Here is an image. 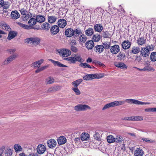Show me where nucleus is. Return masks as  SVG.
<instances>
[{
    "label": "nucleus",
    "mask_w": 156,
    "mask_h": 156,
    "mask_svg": "<svg viewBox=\"0 0 156 156\" xmlns=\"http://www.w3.org/2000/svg\"><path fill=\"white\" fill-rule=\"evenodd\" d=\"M72 84L74 86V87H73V90L75 92L77 95L78 94V89L77 88V86L78 85V81L76 80L72 83Z\"/></svg>",
    "instance_id": "c756f323"
},
{
    "label": "nucleus",
    "mask_w": 156,
    "mask_h": 156,
    "mask_svg": "<svg viewBox=\"0 0 156 156\" xmlns=\"http://www.w3.org/2000/svg\"><path fill=\"white\" fill-rule=\"evenodd\" d=\"M101 136L99 133L98 132L96 133L94 135L93 137L94 139H96L98 141L100 140L101 139Z\"/></svg>",
    "instance_id": "603ef678"
},
{
    "label": "nucleus",
    "mask_w": 156,
    "mask_h": 156,
    "mask_svg": "<svg viewBox=\"0 0 156 156\" xmlns=\"http://www.w3.org/2000/svg\"><path fill=\"white\" fill-rule=\"evenodd\" d=\"M87 39V37L85 35L83 34L80 35L79 37V43L82 44L85 42Z\"/></svg>",
    "instance_id": "2f4dec72"
},
{
    "label": "nucleus",
    "mask_w": 156,
    "mask_h": 156,
    "mask_svg": "<svg viewBox=\"0 0 156 156\" xmlns=\"http://www.w3.org/2000/svg\"><path fill=\"white\" fill-rule=\"evenodd\" d=\"M14 148L16 152L18 151H21L23 150V148L21 146L18 144H16L14 145Z\"/></svg>",
    "instance_id": "e433bc0d"
},
{
    "label": "nucleus",
    "mask_w": 156,
    "mask_h": 156,
    "mask_svg": "<svg viewBox=\"0 0 156 156\" xmlns=\"http://www.w3.org/2000/svg\"><path fill=\"white\" fill-rule=\"evenodd\" d=\"M144 154L143 150L140 148H137L134 152L135 156H142Z\"/></svg>",
    "instance_id": "a878e982"
},
{
    "label": "nucleus",
    "mask_w": 156,
    "mask_h": 156,
    "mask_svg": "<svg viewBox=\"0 0 156 156\" xmlns=\"http://www.w3.org/2000/svg\"><path fill=\"white\" fill-rule=\"evenodd\" d=\"M79 66L82 67L84 68H87V63H80Z\"/></svg>",
    "instance_id": "e2e57ef3"
},
{
    "label": "nucleus",
    "mask_w": 156,
    "mask_h": 156,
    "mask_svg": "<svg viewBox=\"0 0 156 156\" xmlns=\"http://www.w3.org/2000/svg\"><path fill=\"white\" fill-rule=\"evenodd\" d=\"M57 141L58 144L62 145L64 144L66 142V139L65 136H61L58 138Z\"/></svg>",
    "instance_id": "5701e85b"
},
{
    "label": "nucleus",
    "mask_w": 156,
    "mask_h": 156,
    "mask_svg": "<svg viewBox=\"0 0 156 156\" xmlns=\"http://www.w3.org/2000/svg\"><path fill=\"white\" fill-rule=\"evenodd\" d=\"M28 156H38V154L37 153L34 154L32 153H31L28 155Z\"/></svg>",
    "instance_id": "774afa93"
},
{
    "label": "nucleus",
    "mask_w": 156,
    "mask_h": 156,
    "mask_svg": "<svg viewBox=\"0 0 156 156\" xmlns=\"http://www.w3.org/2000/svg\"><path fill=\"white\" fill-rule=\"evenodd\" d=\"M55 81L53 78L51 77H48L46 80L47 83L48 84H51L54 82Z\"/></svg>",
    "instance_id": "8fccbe9b"
},
{
    "label": "nucleus",
    "mask_w": 156,
    "mask_h": 156,
    "mask_svg": "<svg viewBox=\"0 0 156 156\" xmlns=\"http://www.w3.org/2000/svg\"><path fill=\"white\" fill-rule=\"evenodd\" d=\"M142 140L144 141H145L146 142L151 143L154 142V140H149L148 139L145 138H143L142 139Z\"/></svg>",
    "instance_id": "13d9d810"
},
{
    "label": "nucleus",
    "mask_w": 156,
    "mask_h": 156,
    "mask_svg": "<svg viewBox=\"0 0 156 156\" xmlns=\"http://www.w3.org/2000/svg\"><path fill=\"white\" fill-rule=\"evenodd\" d=\"M140 51V48L138 47H133L132 48L131 52L134 54H136Z\"/></svg>",
    "instance_id": "37998d69"
},
{
    "label": "nucleus",
    "mask_w": 156,
    "mask_h": 156,
    "mask_svg": "<svg viewBox=\"0 0 156 156\" xmlns=\"http://www.w3.org/2000/svg\"><path fill=\"white\" fill-rule=\"evenodd\" d=\"M103 28L101 24H96L94 26V29L96 31L101 32L103 30Z\"/></svg>",
    "instance_id": "7c9ffc66"
},
{
    "label": "nucleus",
    "mask_w": 156,
    "mask_h": 156,
    "mask_svg": "<svg viewBox=\"0 0 156 156\" xmlns=\"http://www.w3.org/2000/svg\"><path fill=\"white\" fill-rule=\"evenodd\" d=\"M91 108L88 105H79V111H86L87 109H90Z\"/></svg>",
    "instance_id": "393cba45"
},
{
    "label": "nucleus",
    "mask_w": 156,
    "mask_h": 156,
    "mask_svg": "<svg viewBox=\"0 0 156 156\" xmlns=\"http://www.w3.org/2000/svg\"><path fill=\"white\" fill-rule=\"evenodd\" d=\"M36 20V22L37 21L39 23H42L45 20V18L44 16L41 15H38L37 16Z\"/></svg>",
    "instance_id": "4c0bfd02"
},
{
    "label": "nucleus",
    "mask_w": 156,
    "mask_h": 156,
    "mask_svg": "<svg viewBox=\"0 0 156 156\" xmlns=\"http://www.w3.org/2000/svg\"><path fill=\"white\" fill-rule=\"evenodd\" d=\"M31 27L30 26H28L27 25H25L24 27H23V28L26 29H30Z\"/></svg>",
    "instance_id": "69168bd1"
},
{
    "label": "nucleus",
    "mask_w": 156,
    "mask_h": 156,
    "mask_svg": "<svg viewBox=\"0 0 156 156\" xmlns=\"http://www.w3.org/2000/svg\"><path fill=\"white\" fill-rule=\"evenodd\" d=\"M65 34L68 37H70L73 36L77 37L78 34V30L76 29L75 31L72 28H68L66 30Z\"/></svg>",
    "instance_id": "20e7f679"
},
{
    "label": "nucleus",
    "mask_w": 156,
    "mask_h": 156,
    "mask_svg": "<svg viewBox=\"0 0 156 156\" xmlns=\"http://www.w3.org/2000/svg\"><path fill=\"white\" fill-rule=\"evenodd\" d=\"M146 40V38L142 36L138 39L137 40V43L139 45H142L145 44Z\"/></svg>",
    "instance_id": "b1692460"
},
{
    "label": "nucleus",
    "mask_w": 156,
    "mask_h": 156,
    "mask_svg": "<svg viewBox=\"0 0 156 156\" xmlns=\"http://www.w3.org/2000/svg\"><path fill=\"white\" fill-rule=\"evenodd\" d=\"M114 64L116 66L121 69H127V68L126 64L122 62H115Z\"/></svg>",
    "instance_id": "cd10ccee"
},
{
    "label": "nucleus",
    "mask_w": 156,
    "mask_h": 156,
    "mask_svg": "<svg viewBox=\"0 0 156 156\" xmlns=\"http://www.w3.org/2000/svg\"><path fill=\"white\" fill-rule=\"evenodd\" d=\"M58 26L61 28H64L67 25V22L66 20L63 19H60L58 21Z\"/></svg>",
    "instance_id": "ddd939ff"
},
{
    "label": "nucleus",
    "mask_w": 156,
    "mask_h": 156,
    "mask_svg": "<svg viewBox=\"0 0 156 156\" xmlns=\"http://www.w3.org/2000/svg\"><path fill=\"white\" fill-rule=\"evenodd\" d=\"M48 67V66H44L42 67H41L40 68V70L41 71H42L45 69L47 67Z\"/></svg>",
    "instance_id": "338daca9"
},
{
    "label": "nucleus",
    "mask_w": 156,
    "mask_h": 156,
    "mask_svg": "<svg viewBox=\"0 0 156 156\" xmlns=\"http://www.w3.org/2000/svg\"><path fill=\"white\" fill-rule=\"evenodd\" d=\"M131 45V43L128 41H124L122 44V48L125 49H127L129 48Z\"/></svg>",
    "instance_id": "412c9836"
},
{
    "label": "nucleus",
    "mask_w": 156,
    "mask_h": 156,
    "mask_svg": "<svg viewBox=\"0 0 156 156\" xmlns=\"http://www.w3.org/2000/svg\"><path fill=\"white\" fill-rule=\"evenodd\" d=\"M154 47L153 45H148L145 48H142L140 50V55L144 57H146L149 56L150 52L153 50Z\"/></svg>",
    "instance_id": "f257e3e1"
},
{
    "label": "nucleus",
    "mask_w": 156,
    "mask_h": 156,
    "mask_svg": "<svg viewBox=\"0 0 156 156\" xmlns=\"http://www.w3.org/2000/svg\"><path fill=\"white\" fill-rule=\"evenodd\" d=\"M113 103V102H112L106 104L102 108V110L104 111L110 108L114 107Z\"/></svg>",
    "instance_id": "58836bf2"
},
{
    "label": "nucleus",
    "mask_w": 156,
    "mask_h": 156,
    "mask_svg": "<svg viewBox=\"0 0 156 156\" xmlns=\"http://www.w3.org/2000/svg\"><path fill=\"white\" fill-rule=\"evenodd\" d=\"M58 87L54 86L50 88L48 90V92H51L57 90Z\"/></svg>",
    "instance_id": "3c124183"
},
{
    "label": "nucleus",
    "mask_w": 156,
    "mask_h": 156,
    "mask_svg": "<svg viewBox=\"0 0 156 156\" xmlns=\"http://www.w3.org/2000/svg\"><path fill=\"white\" fill-rule=\"evenodd\" d=\"M113 102L114 107L123 105L124 103V101H114Z\"/></svg>",
    "instance_id": "09e8293b"
},
{
    "label": "nucleus",
    "mask_w": 156,
    "mask_h": 156,
    "mask_svg": "<svg viewBox=\"0 0 156 156\" xmlns=\"http://www.w3.org/2000/svg\"><path fill=\"white\" fill-rule=\"evenodd\" d=\"M46 148L42 144L39 145L37 148V153L40 154H43L46 151Z\"/></svg>",
    "instance_id": "0eeeda50"
},
{
    "label": "nucleus",
    "mask_w": 156,
    "mask_h": 156,
    "mask_svg": "<svg viewBox=\"0 0 156 156\" xmlns=\"http://www.w3.org/2000/svg\"><path fill=\"white\" fill-rule=\"evenodd\" d=\"M126 102L129 104H133L137 105H149L150 103L149 102H144L134 99H126L125 100Z\"/></svg>",
    "instance_id": "39448f33"
},
{
    "label": "nucleus",
    "mask_w": 156,
    "mask_h": 156,
    "mask_svg": "<svg viewBox=\"0 0 156 156\" xmlns=\"http://www.w3.org/2000/svg\"><path fill=\"white\" fill-rule=\"evenodd\" d=\"M103 44L104 45V48L107 49L109 48L110 46V42H104L103 43Z\"/></svg>",
    "instance_id": "864d4df0"
},
{
    "label": "nucleus",
    "mask_w": 156,
    "mask_h": 156,
    "mask_svg": "<svg viewBox=\"0 0 156 156\" xmlns=\"http://www.w3.org/2000/svg\"><path fill=\"white\" fill-rule=\"evenodd\" d=\"M5 154L4 148H0V156H4Z\"/></svg>",
    "instance_id": "680f3d73"
},
{
    "label": "nucleus",
    "mask_w": 156,
    "mask_h": 156,
    "mask_svg": "<svg viewBox=\"0 0 156 156\" xmlns=\"http://www.w3.org/2000/svg\"><path fill=\"white\" fill-rule=\"evenodd\" d=\"M123 141H124V139L121 136L118 135L116 136L115 142L121 144Z\"/></svg>",
    "instance_id": "c9c22d12"
},
{
    "label": "nucleus",
    "mask_w": 156,
    "mask_h": 156,
    "mask_svg": "<svg viewBox=\"0 0 156 156\" xmlns=\"http://www.w3.org/2000/svg\"><path fill=\"white\" fill-rule=\"evenodd\" d=\"M42 27L43 29L48 30L50 27V25L48 23H45L42 24Z\"/></svg>",
    "instance_id": "49530a36"
},
{
    "label": "nucleus",
    "mask_w": 156,
    "mask_h": 156,
    "mask_svg": "<svg viewBox=\"0 0 156 156\" xmlns=\"http://www.w3.org/2000/svg\"><path fill=\"white\" fill-rule=\"evenodd\" d=\"M102 36L104 38H107L111 36L110 34L108 31H102Z\"/></svg>",
    "instance_id": "de8ad7c7"
},
{
    "label": "nucleus",
    "mask_w": 156,
    "mask_h": 156,
    "mask_svg": "<svg viewBox=\"0 0 156 156\" xmlns=\"http://www.w3.org/2000/svg\"><path fill=\"white\" fill-rule=\"evenodd\" d=\"M25 42L32 45L36 46L40 42L39 38L37 37H32L26 38L25 40Z\"/></svg>",
    "instance_id": "f03ea898"
},
{
    "label": "nucleus",
    "mask_w": 156,
    "mask_h": 156,
    "mask_svg": "<svg viewBox=\"0 0 156 156\" xmlns=\"http://www.w3.org/2000/svg\"><path fill=\"white\" fill-rule=\"evenodd\" d=\"M119 50V47L118 45H115L111 47V52L113 54L117 53Z\"/></svg>",
    "instance_id": "9b49d317"
},
{
    "label": "nucleus",
    "mask_w": 156,
    "mask_h": 156,
    "mask_svg": "<svg viewBox=\"0 0 156 156\" xmlns=\"http://www.w3.org/2000/svg\"><path fill=\"white\" fill-rule=\"evenodd\" d=\"M101 38V36L99 34H95L93 35L92 37L93 41L95 42L98 41Z\"/></svg>",
    "instance_id": "79ce46f5"
},
{
    "label": "nucleus",
    "mask_w": 156,
    "mask_h": 156,
    "mask_svg": "<svg viewBox=\"0 0 156 156\" xmlns=\"http://www.w3.org/2000/svg\"><path fill=\"white\" fill-rule=\"evenodd\" d=\"M107 140L109 143L114 142L115 140V138L112 135H109L107 137Z\"/></svg>",
    "instance_id": "f704fd0d"
},
{
    "label": "nucleus",
    "mask_w": 156,
    "mask_h": 156,
    "mask_svg": "<svg viewBox=\"0 0 156 156\" xmlns=\"http://www.w3.org/2000/svg\"><path fill=\"white\" fill-rule=\"evenodd\" d=\"M10 16L11 19L16 20L20 17V14L17 10L12 11L11 13Z\"/></svg>",
    "instance_id": "1a4fd4ad"
},
{
    "label": "nucleus",
    "mask_w": 156,
    "mask_h": 156,
    "mask_svg": "<svg viewBox=\"0 0 156 156\" xmlns=\"http://www.w3.org/2000/svg\"><path fill=\"white\" fill-rule=\"evenodd\" d=\"M20 11L22 16L27 14V13H28L27 10L24 8L22 9H20Z\"/></svg>",
    "instance_id": "4d7b16f0"
},
{
    "label": "nucleus",
    "mask_w": 156,
    "mask_h": 156,
    "mask_svg": "<svg viewBox=\"0 0 156 156\" xmlns=\"http://www.w3.org/2000/svg\"><path fill=\"white\" fill-rule=\"evenodd\" d=\"M57 18V16H48V22L50 23H54L56 21Z\"/></svg>",
    "instance_id": "a211bd4d"
},
{
    "label": "nucleus",
    "mask_w": 156,
    "mask_h": 156,
    "mask_svg": "<svg viewBox=\"0 0 156 156\" xmlns=\"http://www.w3.org/2000/svg\"><path fill=\"white\" fill-rule=\"evenodd\" d=\"M132 121H139L143 120V118L142 116L132 117Z\"/></svg>",
    "instance_id": "6e6d98bb"
},
{
    "label": "nucleus",
    "mask_w": 156,
    "mask_h": 156,
    "mask_svg": "<svg viewBox=\"0 0 156 156\" xmlns=\"http://www.w3.org/2000/svg\"><path fill=\"white\" fill-rule=\"evenodd\" d=\"M89 138L90 135L87 133L84 132L80 135V138L81 140H88Z\"/></svg>",
    "instance_id": "6ab92c4d"
},
{
    "label": "nucleus",
    "mask_w": 156,
    "mask_h": 156,
    "mask_svg": "<svg viewBox=\"0 0 156 156\" xmlns=\"http://www.w3.org/2000/svg\"><path fill=\"white\" fill-rule=\"evenodd\" d=\"M126 56V55L124 53L121 52L117 56V59L121 61L122 60L124 59L125 58Z\"/></svg>",
    "instance_id": "72a5a7b5"
},
{
    "label": "nucleus",
    "mask_w": 156,
    "mask_h": 156,
    "mask_svg": "<svg viewBox=\"0 0 156 156\" xmlns=\"http://www.w3.org/2000/svg\"><path fill=\"white\" fill-rule=\"evenodd\" d=\"M57 52L62 57H68L71 54V51L69 49L61 48L57 50Z\"/></svg>",
    "instance_id": "7ed1b4c3"
},
{
    "label": "nucleus",
    "mask_w": 156,
    "mask_h": 156,
    "mask_svg": "<svg viewBox=\"0 0 156 156\" xmlns=\"http://www.w3.org/2000/svg\"><path fill=\"white\" fill-rule=\"evenodd\" d=\"M17 55L16 54H14L9 57L5 59L4 62V63L5 64H7L10 63L13 60L15 59L17 57Z\"/></svg>",
    "instance_id": "6e6552de"
},
{
    "label": "nucleus",
    "mask_w": 156,
    "mask_h": 156,
    "mask_svg": "<svg viewBox=\"0 0 156 156\" xmlns=\"http://www.w3.org/2000/svg\"><path fill=\"white\" fill-rule=\"evenodd\" d=\"M145 111L146 112H156V108H146Z\"/></svg>",
    "instance_id": "5fc2aeb1"
},
{
    "label": "nucleus",
    "mask_w": 156,
    "mask_h": 156,
    "mask_svg": "<svg viewBox=\"0 0 156 156\" xmlns=\"http://www.w3.org/2000/svg\"><path fill=\"white\" fill-rule=\"evenodd\" d=\"M94 33L93 29L91 28H89L85 31V34L88 36H91Z\"/></svg>",
    "instance_id": "ea45409f"
},
{
    "label": "nucleus",
    "mask_w": 156,
    "mask_h": 156,
    "mask_svg": "<svg viewBox=\"0 0 156 156\" xmlns=\"http://www.w3.org/2000/svg\"><path fill=\"white\" fill-rule=\"evenodd\" d=\"M70 49L72 51L74 52H76L78 50L77 48L75 47L73 45H72L71 46Z\"/></svg>",
    "instance_id": "052dcab7"
},
{
    "label": "nucleus",
    "mask_w": 156,
    "mask_h": 156,
    "mask_svg": "<svg viewBox=\"0 0 156 156\" xmlns=\"http://www.w3.org/2000/svg\"><path fill=\"white\" fill-rule=\"evenodd\" d=\"M101 77L96 74H87L83 77V79L86 80H90L94 78L99 79Z\"/></svg>",
    "instance_id": "423d86ee"
},
{
    "label": "nucleus",
    "mask_w": 156,
    "mask_h": 156,
    "mask_svg": "<svg viewBox=\"0 0 156 156\" xmlns=\"http://www.w3.org/2000/svg\"><path fill=\"white\" fill-rule=\"evenodd\" d=\"M94 44L93 40L87 41L85 43L86 48L88 50L92 49L94 46Z\"/></svg>",
    "instance_id": "f8f14e48"
},
{
    "label": "nucleus",
    "mask_w": 156,
    "mask_h": 156,
    "mask_svg": "<svg viewBox=\"0 0 156 156\" xmlns=\"http://www.w3.org/2000/svg\"><path fill=\"white\" fill-rule=\"evenodd\" d=\"M36 20L35 19L32 18H31L28 22V24L30 26H33L36 24Z\"/></svg>",
    "instance_id": "a19ab883"
},
{
    "label": "nucleus",
    "mask_w": 156,
    "mask_h": 156,
    "mask_svg": "<svg viewBox=\"0 0 156 156\" xmlns=\"http://www.w3.org/2000/svg\"><path fill=\"white\" fill-rule=\"evenodd\" d=\"M94 51L99 53H102L104 50V46L102 45H98L94 48Z\"/></svg>",
    "instance_id": "aec40b11"
},
{
    "label": "nucleus",
    "mask_w": 156,
    "mask_h": 156,
    "mask_svg": "<svg viewBox=\"0 0 156 156\" xmlns=\"http://www.w3.org/2000/svg\"><path fill=\"white\" fill-rule=\"evenodd\" d=\"M48 60L50 61L55 66H57L61 67H66L67 66L65 65L58 61H55L52 59H48Z\"/></svg>",
    "instance_id": "4468645a"
},
{
    "label": "nucleus",
    "mask_w": 156,
    "mask_h": 156,
    "mask_svg": "<svg viewBox=\"0 0 156 156\" xmlns=\"http://www.w3.org/2000/svg\"><path fill=\"white\" fill-rule=\"evenodd\" d=\"M32 16V14L30 12L27 13V14L22 16V19L23 21H27L29 18Z\"/></svg>",
    "instance_id": "473e14b6"
},
{
    "label": "nucleus",
    "mask_w": 156,
    "mask_h": 156,
    "mask_svg": "<svg viewBox=\"0 0 156 156\" xmlns=\"http://www.w3.org/2000/svg\"><path fill=\"white\" fill-rule=\"evenodd\" d=\"M44 61V60L41 59L38 61L32 63V66H34L35 68L36 67L39 68L43 62Z\"/></svg>",
    "instance_id": "c85d7f7f"
},
{
    "label": "nucleus",
    "mask_w": 156,
    "mask_h": 156,
    "mask_svg": "<svg viewBox=\"0 0 156 156\" xmlns=\"http://www.w3.org/2000/svg\"><path fill=\"white\" fill-rule=\"evenodd\" d=\"M64 59L67 61L69 63H74L77 60V57H69L68 58H65Z\"/></svg>",
    "instance_id": "f3484780"
},
{
    "label": "nucleus",
    "mask_w": 156,
    "mask_h": 156,
    "mask_svg": "<svg viewBox=\"0 0 156 156\" xmlns=\"http://www.w3.org/2000/svg\"><path fill=\"white\" fill-rule=\"evenodd\" d=\"M58 27L57 25L53 26L51 28L50 31L53 34H56L59 31Z\"/></svg>",
    "instance_id": "dca6fc26"
},
{
    "label": "nucleus",
    "mask_w": 156,
    "mask_h": 156,
    "mask_svg": "<svg viewBox=\"0 0 156 156\" xmlns=\"http://www.w3.org/2000/svg\"><path fill=\"white\" fill-rule=\"evenodd\" d=\"M121 120L126 121H132V116L122 118L121 119Z\"/></svg>",
    "instance_id": "bf43d9fd"
},
{
    "label": "nucleus",
    "mask_w": 156,
    "mask_h": 156,
    "mask_svg": "<svg viewBox=\"0 0 156 156\" xmlns=\"http://www.w3.org/2000/svg\"><path fill=\"white\" fill-rule=\"evenodd\" d=\"M47 144L49 147L52 148L56 146L57 143L54 139H51L47 141Z\"/></svg>",
    "instance_id": "9d476101"
},
{
    "label": "nucleus",
    "mask_w": 156,
    "mask_h": 156,
    "mask_svg": "<svg viewBox=\"0 0 156 156\" xmlns=\"http://www.w3.org/2000/svg\"><path fill=\"white\" fill-rule=\"evenodd\" d=\"M8 51L10 52V54L13 53L16 51V49L14 48H12L8 50Z\"/></svg>",
    "instance_id": "0e129e2a"
},
{
    "label": "nucleus",
    "mask_w": 156,
    "mask_h": 156,
    "mask_svg": "<svg viewBox=\"0 0 156 156\" xmlns=\"http://www.w3.org/2000/svg\"><path fill=\"white\" fill-rule=\"evenodd\" d=\"M150 60L153 61L155 62L156 61V52H152L150 56Z\"/></svg>",
    "instance_id": "c03bdc74"
},
{
    "label": "nucleus",
    "mask_w": 156,
    "mask_h": 156,
    "mask_svg": "<svg viewBox=\"0 0 156 156\" xmlns=\"http://www.w3.org/2000/svg\"><path fill=\"white\" fill-rule=\"evenodd\" d=\"M0 27L3 29L9 31L10 29L9 26L4 22H1L0 23Z\"/></svg>",
    "instance_id": "4be33fe9"
},
{
    "label": "nucleus",
    "mask_w": 156,
    "mask_h": 156,
    "mask_svg": "<svg viewBox=\"0 0 156 156\" xmlns=\"http://www.w3.org/2000/svg\"><path fill=\"white\" fill-rule=\"evenodd\" d=\"M12 154V151L11 149L8 148L5 151V156H11Z\"/></svg>",
    "instance_id": "a18cd8bd"
},
{
    "label": "nucleus",
    "mask_w": 156,
    "mask_h": 156,
    "mask_svg": "<svg viewBox=\"0 0 156 156\" xmlns=\"http://www.w3.org/2000/svg\"><path fill=\"white\" fill-rule=\"evenodd\" d=\"M9 7L8 2L4 1L3 0H0V8L2 7L4 9H7Z\"/></svg>",
    "instance_id": "2eb2a0df"
},
{
    "label": "nucleus",
    "mask_w": 156,
    "mask_h": 156,
    "mask_svg": "<svg viewBox=\"0 0 156 156\" xmlns=\"http://www.w3.org/2000/svg\"><path fill=\"white\" fill-rule=\"evenodd\" d=\"M17 33L14 31H10L8 35L7 39L9 40L12 39L17 35Z\"/></svg>",
    "instance_id": "bb28decb"
}]
</instances>
